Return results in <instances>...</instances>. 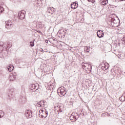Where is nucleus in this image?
Masks as SVG:
<instances>
[{"mask_svg": "<svg viewBox=\"0 0 125 125\" xmlns=\"http://www.w3.org/2000/svg\"><path fill=\"white\" fill-rule=\"evenodd\" d=\"M54 11V9H52L51 8H48L47 12L48 13H50V14H53V12Z\"/></svg>", "mask_w": 125, "mask_h": 125, "instance_id": "obj_13", "label": "nucleus"}, {"mask_svg": "<svg viewBox=\"0 0 125 125\" xmlns=\"http://www.w3.org/2000/svg\"><path fill=\"white\" fill-rule=\"evenodd\" d=\"M40 112H42L43 114L41 115V118L45 119L47 117V115H48V112L47 111H44L43 109H41L40 110Z\"/></svg>", "mask_w": 125, "mask_h": 125, "instance_id": "obj_6", "label": "nucleus"}, {"mask_svg": "<svg viewBox=\"0 0 125 125\" xmlns=\"http://www.w3.org/2000/svg\"><path fill=\"white\" fill-rule=\"evenodd\" d=\"M25 13L26 12H25V10H22L21 11L19 12L18 13L19 19H21V20H23V19H24Z\"/></svg>", "mask_w": 125, "mask_h": 125, "instance_id": "obj_5", "label": "nucleus"}, {"mask_svg": "<svg viewBox=\"0 0 125 125\" xmlns=\"http://www.w3.org/2000/svg\"><path fill=\"white\" fill-rule=\"evenodd\" d=\"M46 43H48V40H45Z\"/></svg>", "mask_w": 125, "mask_h": 125, "instance_id": "obj_38", "label": "nucleus"}, {"mask_svg": "<svg viewBox=\"0 0 125 125\" xmlns=\"http://www.w3.org/2000/svg\"><path fill=\"white\" fill-rule=\"evenodd\" d=\"M37 32L39 33H42V31H41L40 30H38V31H37Z\"/></svg>", "mask_w": 125, "mask_h": 125, "instance_id": "obj_37", "label": "nucleus"}, {"mask_svg": "<svg viewBox=\"0 0 125 125\" xmlns=\"http://www.w3.org/2000/svg\"><path fill=\"white\" fill-rule=\"evenodd\" d=\"M11 46H12V45L11 44H10V43H7L6 46H4V48L5 49H6V48H10Z\"/></svg>", "mask_w": 125, "mask_h": 125, "instance_id": "obj_22", "label": "nucleus"}, {"mask_svg": "<svg viewBox=\"0 0 125 125\" xmlns=\"http://www.w3.org/2000/svg\"><path fill=\"white\" fill-rule=\"evenodd\" d=\"M49 85H50V88H52V89H53V88H54L55 87H56V83H52V81H51L49 83Z\"/></svg>", "mask_w": 125, "mask_h": 125, "instance_id": "obj_9", "label": "nucleus"}, {"mask_svg": "<svg viewBox=\"0 0 125 125\" xmlns=\"http://www.w3.org/2000/svg\"><path fill=\"white\" fill-rule=\"evenodd\" d=\"M88 1H89V2H94V1H95V0H87Z\"/></svg>", "mask_w": 125, "mask_h": 125, "instance_id": "obj_33", "label": "nucleus"}, {"mask_svg": "<svg viewBox=\"0 0 125 125\" xmlns=\"http://www.w3.org/2000/svg\"><path fill=\"white\" fill-rule=\"evenodd\" d=\"M107 65H109V64L108 63H107Z\"/></svg>", "mask_w": 125, "mask_h": 125, "instance_id": "obj_42", "label": "nucleus"}, {"mask_svg": "<svg viewBox=\"0 0 125 125\" xmlns=\"http://www.w3.org/2000/svg\"><path fill=\"white\" fill-rule=\"evenodd\" d=\"M35 40H33V41H31L30 42V46L31 47L34 46L35 45Z\"/></svg>", "mask_w": 125, "mask_h": 125, "instance_id": "obj_23", "label": "nucleus"}, {"mask_svg": "<svg viewBox=\"0 0 125 125\" xmlns=\"http://www.w3.org/2000/svg\"><path fill=\"white\" fill-rule=\"evenodd\" d=\"M55 108L59 109V110H60V109H61V106H60V105H55Z\"/></svg>", "mask_w": 125, "mask_h": 125, "instance_id": "obj_29", "label": "nucleus"}, {"mask_svg": "<svg viewBox=\"0 0 125 125\" xmlns=\"http://www.w3.org/2000/svg\"><path fill=\"white\" fill-rule=\"evenodd\" d=\"M38 27L39 29H42L44 27V22L41 21L38 22Z\"/></svg>", "mask_w": 125, "mask_h": 125, "instance_id": "obj_10", "label": "nucleus"}, {"mask_svg": "<svg viewBox=\"0 0 125 125\" xmlns=\"http://www.w3.org/2000/svg\"><path fill=\"white\" fill-rule=\"evenodd\" d=\"M82 65L83 69H85V70H86V69H87L89 71H91V69H92V66H91V65L88 63L83 62Z\"/></svg>", "mask_w": 125, "mask_h": 125, "instance_id": "obj_3", "label": "nucleus"}, {"mask_svg": "<svg viewBox=\"0 0 125 125\" xmlns=\"http://www.w3.org/2000/svg\"><path fill=\"white\" fill-rule=\"evenodd\" d=\"M84 51L87 53H88L90 51V47L86 46L84 47Z\"/></svg>", "mask_w": 125, "mask_h": 125, "instance_id": "obj_17", "label": "nucleus"}, {"mask_svg": "<svg viewBox=\"0 0 125 125\" xmlns=\"http://www.w3.org/2000/svg\"><path fill=\"white\" fill-rule=\"evenodd\" d=\"M40 51H41V52H42V51H43V49H42V48H40Z\"/></svg>", "mask_w": 125, "mask_h": 125, "instance_id": "obj_35", "label": "nucleus"}, {"mask_svg": "<svg viewBox=\"0 0 125 125\" xmlns=\"http://www.w3.org/2000/svg\"><path fill=\"white\" fill-rule=\"evenodd\" d=\"M33 115V112L31 110H26L25 111L24 116L27 119H31Z\"/></svg>", "mask_w": 125, "mask_h": 125, "instance_id": "obj_4", "label": "nucleus"}, {"mask_svg": "<svg viewBox=\"0 0 125 125\" xmlns=\"http://www.w3.org/2000/svg\"><path fill=\"white\" fill-rule=\"evenodd\" d=\"M39 103L41 104L42 107H43V106L44 105V104H45V102H44V101H41L39 102Z\"/></svg>", "mask_w": 125, "mask_h": 125, "instance_id": "obj_25", "label": "nucleus"}, {"mask_svg": "<svg viewBox=\"0 0 125 125\" xmlns=\"http://www.w3.org/2000/svg\"><path fill=\"white\" fill-rule=\"evenodd\" d=\"M55 41H56L55 39H53V38H49V41L52 44H53V42H55Z\"/></svg>", "mask_w": 125, "mask_h": 125, "instance_id": "obj_20", "label": "nucleus"}, {"mask_svg": "<svg viewBox=\"0 0 125 125\" xmlns=\"http://www.w3.org/2000/svg\"><path fill=\"white\" fill-rule=\"evenodd\" d=\"M36 105L37 106V107H42V104L40 102L37 103L36 104Z\"/></svg>", "mask_w": 125, "mask_h": 125, "instance_id": "obj_30", "label": "nucleus"}, {"mask_svg": "<svg viewBox=\"0 0 125 125\" xmlns=\"http://www.w3.org/2000/svg\"><path fill=\"white\" fill-rule=\"evenodd\" d=\"M105 70H107V69H108V68H109V66L105 65Z\"/></svg>", "mask_w": 125, "mask_h": 125, "instance_id": "obj_36", "label": "nucleus"}, {"mask_svg": "<svg viewBox=\"0 0 125 125\" xmlns=\"http://www.w3.org/2000/svg\"><path fill=\"white\" fill-rule=\"evenodd\" d=\"M11 96H12V95H11V96H10V95H8V99H11V98H12Z\"/></svg>", "mask_w": 125, "mask_h": 125, "instance_id": "obj_34", "label": "nucleus"}, {"mask_svg": "<svg viewBox=\"0 0 125 125\" xmlns=\"http://www.w3.org/2000/svg\"><path fill=\"white\" fill-rule=\"evenodd\" d=\"M77 115H73V118L74 120H76V121H77V120H78V118H79V114H78V113H76Z\"/></svg>", "mask_w": 125, "mask_h": 125, "instance_id": "obj_21", "label": "nucleus"}, {"mask_svg": "<svg viewBox=\"0 0 125 125\" xmlns=\"http://www.w3.org/2000/svg\"><path fill=\"white\" fill-rule=\"evenodd\" d=\"M78 5H79L78 2L76 1L71 4V7L72 9H76V8H78Z\"/></svg>", "mask_w": 125, "mask_h": 125, "instance_id": "obj_8", "label": "nucleus"}, {"mask_svg": "<svg viewBox=\"0 0 125 125\" xmlns=\"http://www.w3.org/2000/svg\"><path fill=\"white\" fill-rule=\"evenodd\" d=\"M61 31L63 32V36H65V35H66V32H65V30L63 29H61Z\"/></svg>", "mask_w": 125, "mask_h": 125, "instance_id": "obj_32", "label": "nucleus"}, {"mask_svg": "<svg viewBox=\"0 0 125 125\" xmlns=\"http://www.w3.org/2000/svg\"><path fill=\"white\" fill-rule=\"evenodd\" d=\"M123 98H124V100H123ZM120 101H122V100H123L122 102L125 101V95H122V96H121V98H120Z\"/></svg>", "mask_w": 125, "mask_h": 125, "instance_id": "obj_26", "label": "nucleus"}, {"mask_svg": "<svg viewBox=\"0 0 125 125\" xmlns=\"http://www.w3.org/2000/svg\"><path fill=\"white\" fill-rule=\"evenodd\" d=\"M3 116H4V112L1 110H0V118H2Z\"/></svg>", "mask_w": 125, "mask_h": 125, "instance_id": "obj_24", "label": "nucleus"}, {"mask_svg": "<svg viewBox=\"0 0 125 125\" xmlns=\"http://www.w3.org/2000/svg\"><path fill=\"white\" fill-rule=\"evenodd\" d=\"M4 11V9L0 5V13H2Z\"/></svg>", "mask_w": 125, "mask_h": 125, "instance_id": "obj_27", "label": "nucleus"}, {"mask_svg": "<svg viewBox=\"0 0 125 125\" xmlns=\"http://www.w3.org/2000/svg\"><path fill=\"white\" fill-rule=\"evenodd\" d=\"M108 3V0H102L101 4L102 5H106Z\"/></svg>", "mask_w": 125, "mask_h": 125, "instance_id": "obj_15", "label": "nucleus"}, {"mask_svg": "<svg viewBox=\"0 0 125 125\" xmlns=\"http://www.w3.org/2000/svg\"><path fill=\"white\" fill-rule=\"evenodd\" d=\"M65 88L61 87L58 89L57 92L59 95L61 97L64 96V95H66V90H65Z\"/></svg>", "mask_w": 125, "mask_h": 125, "instance_id": "obj_2", "label": "nucleus"}, {"mask_svg": "<svg viewBox=\"0 0 125 125\" xmlns=\"http://www.w3.org/2000/svg\"><path fill=\"white\" fill-rule=\"evenodd\" d=\"M123 100H125V98H122V100L121 101H123Z\"/></svg>", "mask_w": 125, "mask_h": 125, "instance_id": "obj_39", "label": "nucleus"}, {"mask_svg": "<svg viewBox=\"0 0 125 125\" xmlns=\"http://www.w3.org/2000/svg\"><path fill=\"white\" fill-rule=\"evenodd\" d=\"M74 113H72L71 116L70 117V120L72 122L74 123V122H76V119H73V115Z\"/></svg>", "mask_w": 125, "mask_h": 125, "instance_id": "obj_18", "label": "nucleus"}, {"mask_svg": "<svg viewBox=\"0 0 125 125\" xmlns=\"http://www.w3.org/2000/svg\"><path fill=\"white\" fill-rule=\"evenodd\" d=\"M9 79L11 82V81L12 82L16 79V76H15V75L10 76L9 77Z\"/></svg>", "mask_w": 125, "mask_h": 125, "instance_id": "obj_14", "label": "nucleus"}, {"mask_svg": "<svg viewBox=\"0 0 125 125\" xmlns=\"http://www.w3.org/2000/svg\"><path fill=\"white\" fill-rule=\"evenodd\" d=\"M51 95H52V94H51Z\"/></svg>", "mask_w": 125, "mask_h": 125, "instance_id": "obj_43", "label": "nucleus"}, {"mask_svg": "<svg viewBox=\"0 0 125 125\" xmlns=\"http://www.w3.org/2000/svg\"><path fill=\"white\" fill-rule=\"evenodd\" d=\"M32 25L33 28H36V27H38V22L36 21H34L32 23Z\"/></svg>", "mask_w": 125, "mask_h": 125, "instance_id": "obj_16", "label": "nucleus"}, {"mask_svg": "<svg viewBox=\"0 0 125 125\" xmlns=\"http://www.w3.org/2000/svg\"><path fill=\"white\" fill-rule=\"evenodd\" d=\"M120 0V1H125V0Z\"/></svg>", "mask_w": 125, "mask_h": 125, "instance_id": "obj_40", "label": "nucleus"}, {"mask_svg": "<svg viewBox=\"0 0 125 125\" xmlns=\"http://www.w3.org/2000/svg\"><path fill=\"white\" fill-rule=\"evenodd\" d=\"M7 69L9 72H11V71H13V70H14V66L12 64H10L8 66Z\"/></svg>", "mask_w": 125, "mask_h": 125, "instance_id": "obj_11", "label": "nucleus"}, {"mask_svg": "<svg viewBox=\"0 0 125 125\" xmlns=\"http://www.w3.org/2000/svg\"><path fill=\"white\" fill-rule=\"evenodd\" d=\"M4 45L3 44H0V53L3 50V49L4 48Z\"/></svg>", "mask_w": 125, "mask_h": 125, "instance_id": "obj_19", "label": "nucleus"}, {"mask_svg": "<svg viewBox=\"0 0 125 125\" xmlns=\"http://www.w3.org/2000/svg\"><path fill=\"white\" fill-rule=\"evenodd\" d=\"M33 89H36V90H38L39 89V84H34L32 85Z\"/></svg>", "mask_w": 125, "mask_h": 125, "instance_id": "obj_12", "label": "nucleus"}, {"mask_svg": "<svg viewBox=\"0 0 125 125\" xmlns=\"http://www.w3.org/2000/svg\"><path fill=\"white\" fill-rule=\"evenodd\" d=\"M105 66H106V64H103L102 66V70H103L104 71H105L106 70V68H105Z\"/></svg>", "mask_w": 125, "mask_h": 125, "instance_id": "obj_28", "label": "nucleus"}, {"mask_svg": "<svg viewBox=\"0 0 125 125\" xmlns=\"http://www.w3.org/2000/svg\"><path fill=\"white\" fill-rule=\"evenodd\" d=\"M2 4H3V3H2V4H1V5H2Z\"/></svg>", "mask_w": 125, "mask_h": 125, "instance_id": "obj_41", "label": "nucleus"}, {"mask_svg": "<svg viewBox=\"0 0 125 125\" xmlns=\"http://www.w3.org/2000/svg\"><path fill=\"white\" fill-rule=\"evenodd\" d=\"M5 27L8 30H10L14 25V21L9 20L5 22Z\"/></svg>", "mask_w": 125, "mask_h": 125, "instance_id": "obj_1", "label": "nucleus"}, {"mask_svg": "<svg viewBox=\"0 0 125 125\" xmlns=\"http://www.w3.org/2000/svg\"><path fill=\"white\" fill-rule=\"evenodd\" d=\"M121 41L122 42H124V43L125 44V36L123 37V38L122 39Z\"/></svg>", "mask_w": 125, "mask_h": 125, "instance_id": "obj_31", "label": "nucleus"}, {"mask_svg": "<svg viewBox=\"0 0 125 125\" xmlns=\"http://www.w3.org/2000/svg\"><path fill=\"white\" fill-rule=\"evenodd\" d=\"M97 35L98 38H103L104 37V33H103V31L100 30L97 31Z\"/></svg>", "mask_w": 125, "mask_h": 125, "instance_id": "obj_7", "label": "nucleus"}]
</instances>
